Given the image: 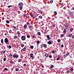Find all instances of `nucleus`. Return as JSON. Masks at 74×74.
I'll return each instance as SVG.
<instances>
[{
    "instance_id": "1",
    "label": "nucleus",
    "mask_w": 74,
    "mask_h": 74,
    "mask_svg": "<svg viewBox=\"0 0 74 74\" xmlns=\"http://www.w3.org/2000/svg\"><path fill=\"white\" fill-rule=\"evenodd\" d=\"M18 5L20 9L21 10H22V9L23 8V3H19Z\"/></svg>"
},
{
    "instance_id": "2",
    "label": "nucleus",
    "mask_w": 74,
    "mask_h": 74,
    "mask_svg": "<svg viewBox=\"0 0 74 74\" xmlns=\"http://www.w3.org/2000/svg\"><path fill=\"white\" fill-rule=\"evenodd\" d=\"M12 56L13 58H19V55L16 54H14Z\"/></svg>"
},
{
    "instance_id": "3",
    "label": "nucleus",
    "mask_w": 74,
    "mask_h": 74,
    "mask_svg": "<svg viewBox=\"0 0 74 74\" xmlns=\"http://www.w3.org/2000/svg\"><path fill=\"white\" fill-rule=\"evenodd\" d=\"M30 58H32V59H34V54L33 53H30L29 54Z\"/></svg>"
},
{
    "instance_id": "4",
    "label": "nucleus",
    "mask_w": 74,
    "mask_h": 74,
    "mask_svg": "<svg viewBox=\"0 0 74 74\" xmlns=\"http://www.w3.org/2000/svg\"><path fill=\"white\" fill-rule=\"evenodd\" d=\"M21 38L22 40L24 41V40H25L26 39V37L24 36H21Z\"/></svg>"
},
{
    "instance_id": "5",
    "label": "nucleus",
    "mask_w": 74,
    "mask_h": 74,
    "mask_svg": "<svg viewBox=\"0 0 74 74\" xmlns=\"http://www.w3.org/2000/svg\"><path fill=\"white\" fill-rule=\"evenodd\" d=\"M4 42H5V43H7V42H8V39L7 38H5V39Z\"/></svg>"
},
{
    "instance_id": "6",
    "label": "nucleus",
    "mask_w": 74,
    "mask_h": 74,
    "mask_svg": "<svg viewBox=\"0 0 74 74\" xmlns=\"http://www.w3.org/2000/svg\"><path fill=\"white\" fill-rule=\"evenodd\" d=\"M46 37L47 38V40H51V37L49 36V35H47Z\"/></svg>"
},
{
    "instance_id": "7",
    "label": "nucleus",
    "mask_w": 74,
    "mask_h": 74,
    "mask_svg": "<svg viewBox=\"0 0 74 74\" xmlns=\"http://www.w3.org/2000/svg\"><path fill=\"white\" fill-rule=\"evenodd\" d=\"M37 12L38 13H41L42 12V11L41 10L39 9L38 10Z\"/></svg>"
},
{
    "instance_id": "8",
    "label": "nucleus",
    "mask_w": 74,
    "mask_h": 74,
    "mask_svg": "<svg viewBox=\"0 0 74 74\" xmlns=\"http://www.w3.org/2000/svg\"><path fill=\"white\" fill-rule=\"evenodd\" d=\"M73 13H74V12H69V14L70 16H73Z\"/></svg>"
},
{
    "instance_id": "9",
    "label": "nucleus",
    "mask_w": 74,
    "mask_h": 74,
    "mask_svg": "<svg viewBox=\"0 0 74 74\" xmlns=\"http://www.w3.org/2000/svg\"><path fill=\"white\" fill-rule=\"evenodd\" d=\"M45 57H46L47 58H48V56H49V54H48V53H46L45 55Z\"/></svg>"
},
{
    "instance_id": "10",
    "label": "nucleus",
    "mask_w": 74,
    "mask_h": 74,
    "mask_svg": "<svg viewBox=\"0 0 74 74\" xmlns=\"http://www.w3.org/2000/svg\"><path fill=\"white\" fill-rule=\"evenodd\" d=\"M33 27V26H32V25H30L29 26H28V28H29V29L30 30H32V29H31V28H32V27Z\"/></svg>"
},
{
    "instance_id": "11",
    "label": "nucleus",
    "mask_w": 74,
    "mask_h": 74,
    "mask_svg": "<svg viewBox=\"0 0 74 74\" xmlns=\"http://www.w3.org/2000/svg\"><path fill=\"white\" fill-rule=\"evenodd\" d=\"M68 25L66 24H65L64 25V26H65V27H65L66 29H67V28H68V26H67Z\"/></svg>"
},
{
    "instance_id": "12",
    "label": "nucleus",
    "mask_w": 74,
    "mask_h": 74,
    "mask_svg": "<svg viewBox=\"0 0 74 74\" xmlns=\"http://www.w3.org/2000/svg\"><path fill=\"white\" fill-rule=\"evenodd\" d=\"M48 44H49V45H51L52 44V42L51 41H48Z\"/></svg>"
},
{
    "instance_id": "13",
    "label": "nucleus",
    "mask_w": 74,
    "mask_h": 74,
    "mask_svg": "<svg viewBox=\"0 0 74 74\" xmlns=\"http://www.w3.org/2000/svg\"><path fill=\"white\" fill-rule=\"evenodd\" d=\"M18 38V36H14V39H16Z\"/></svg>"
},
{
    "instance_id": "14",
    "label": "nucleus",
    "mask_w": 74,
    "mask_h": 74,
    "mask_svg": "<svg viewBox=\"0 0 74 74\" xmlns=\"http://www.w3.org/2000/svg\"><path fill=\"white\" fill-rule=\"evenodd\" d=\"M1 52L2 54H3V53H5V51H1Z\"/></svg>"
},
{
    "instance_id": "15",
    "label": "nucleus",
    "mask_w": 74,
    "mask_h": 74,
    "mask_svg": "<svg viewBox=\"0 0 74 74\" xmlns=\"http://www.w3.org/2000/svg\"><path fill=\"white\" fill-rule=\"evenodd\" d=\"M70 31L71 32H73V28H71L70 29Z\"/></svg>"
},
{
    "instance_id": "16",
    "label": "nucleus",
    "mask_w": 74,
    "mask_h": 74,
    "mask_svg": "<svg viewBox=\"0 0 74 74\" xmlns=\"http://www.w3.org/2000/svg\"><path fill=\"white\" fill-rule=\"evenodd\" d=\"M54 67V65H51L50 66V68L51 69H53V67Z\"/></svg>"
},
{
    "instance_id": "17",
    "label": "nucleus",
    "mask_w": 74,
    "mask_h": 74,
    "mask_svg": "<svg viewBox=\"0 0 74 74\" xmlns=\"http://www.w3.org/2000/svg\"><path fill=\"white\" fill-rule=\"evenodd\" d=\"M63 32L64 34H66V29H65L64 30Z\"/></svg>"
},
{
    "instance_id": "18",
    "label": "nucleus",
    "mask_w": 74,
    "mask_h": 74,
    "mask_svg": "<svg viewBox=\"0 0 74 74\" xmlns=\"http://www.w3.org/2000/svg\"><path fill=\"white\" fill-rule=\"evenodd\" d=\"M16 33L18 35H19L21 34V33H20V32L19 31H18Z\"/></svg>"
},
{
    "instance_id": "19",
    "label": "nucleus",
    "mask_w": 74,
    "mask_h": 74,
    "mask_svg": "<svg viewBox=\"0 0 74 74\" xmlns=\"http://www.w3.org/2000/svg\"><path fill=\"white\" fill-rule=\"evenodd\" d=\"M26 48L25 47H24L23 49V51H26Z\"/></svg>"
},
{
    "instance_id": "20",
    "label": "nucleus",
    "mask_w": 74,
    "mask_h": 74,
    "mask_svg": "<svg viewBox=\"0 0 74 74\" xmlns=\"http://www.w3.org/2000/svg\"><path fill=\"white\" fill-rule=\"evenodd\" d=\"M24 28H26L27 27V25L26 24H25L24 26H23Z\"/></svg>"
},
{
    "instance_id": "21",
    "label": "nucleus",
    "mask_w": 74,
    "mask_h": 74,
    "mask_svg": "<svg viewBox=\"0 0 74 74\" xmlns=\"http://www.w3.org/2000/svg\"><path fill=\"white\" fill-rule=\"evenodd\" d=\"M30 15L31 16V17H33V16H34V15H33V14H32V13H31L30 14Z\"/></svg>"
},
{
    "instance_id": "22",
    "label": "nucleus",
    "mask_w": 74,
    "mask_h": 74,
    "mask_svg": "<svg viewBox=\"0 0 74 74\" xmlns=\"http://www.w3.org/2000/svg\"><path fill=\"white\" fill-rule=\"evenodd\" d=\"M15 70L16 71H19V68H16Z\"/></svg>"
},
{
    "instance_id": "23",
    "label": "nucleus",
    "mask_w": 74,
    "mask_h": 74,
    "mask_svg": "<svg viewBox=\"0 0 74 74\" xmlns=\"http://www.w3.org/2000/svg\"><path fill=\"white\" fill-rule=\"evenodd\" d=\"M21 47L23 48V47H24L25 46V45L23 44H21Z\"/></svg>"
},
{
    "instance_id": "24",
    "label": "nucleus",
    "mask_w": 74,
    "mask_h": 74,
    "mask_svg": "<svg viewBox=\"0 0 74 74\" xmlns=\"http://www.w3.org/2000/svg\"><path fill=\"white\" fill-rule=\"evenodd\" d=\"M26 24L27 25H30V23L29 22H27Z\"/></svg>"
},
{
    "instance_id": "25",
    "label": "nucleus",
    "mask_w": 74,
    "mask_h": 74,
    "mask_svg": "<svg viewBox=\"0 0 74 74\" xmlns=\"http://www.w3.org/2000/svg\"><path fill=\"white\" fill-rule=\"evenodd\" d=\"M37 34L39 36H41V33L40 32H38Z\"/></svg>"
},
{
    "instance_id": "26",
    "label": "nucleus",
    "mask_w": 74,
    "mask_h": 74,
    "mask_svg": "<svg viewBox=\"0 0 74 74\" xmlns=\"http://www.w3.org/2000/svg\"><path fill=\"white\" fill-rule=\"evenodd\" d=\"M47 45L46 44L44 45L43 47L44 48H47Z\"/></svg>"
},
{
    "instance_id": "27",
    "label": "nucleus",
    "mask_w": 74,
    "mask_h": 74,
    "mask_svg": "<svg viewBox=\"0 0 74 74\" xmlns=\"http://www.w3.org/2000/svg\"><path fill=\"white\" fill-rule=\"evenodd\" d=\"M60 41H61V40H60V39H58L57 40V42H60Z\"/></svg>"
},
{
    "instance_id": "28",
    "label": "nucleus",
    "mask_w": 74,
    "mask_h": 74,
    "mask_svg": "<svg viewBox=\"0 0 74 74\" xmlns=\"http://www.w3.org/2000/svg\"><path fill=\"white\" fill-rule=\"evenodd\" d=\"M64 34H62L60 36L61 37H64Z\"/></svg>"
},
{
    "instance_id": "29",
    "label": "nucleus",
    "mask_w": 74,
    "mask_h": 74,
    "mask_svg": "<svg viewBox=\"0 0 74 74\" xmlns=\"http://www.w3.org/2000/svg\"><path fill=\"white\" fill-rule=\"evenodd\" d=\"M42 17L41 16H39V19H42Z\"/></svg>"
},
{
    "instance_id": "30",
    "label": "nucleus",
    "mask_w": 74,
    "mask_h": 74,
    "mask_svg": "<svg viewBox=\"0 0 74 74\" xmlns=\"http://www.w3.org/2000/svg\"><path fill=\"white\" fill-rule=\"evenodd\" d=\"M51 53H55V50H53V51H52V52H51Z\"/></svg>"
},
{
    "instance_id": "31",
    "label": "nucleus",
    "mask_w": 74,
    "mask_h": 74,
    "mask_svg": "<svg viewBox=\"0 0 74 74\" xmlns=\"http://www.w3.org/2000/svg\"><path fill=\"white\" fill-rule=\"evenodd\" d=\"M23 15L24 17H26V15H27V14H23Z\"/></svg>"
},
{
    "instance_id": "32",
    "label": "nucleus",
    "mask_w": 74,
    "mask_h": 74,
    "mask_svg": "<svg viewBox=\"0 0 74 74\" xmlns=\"http://www.w3.org/2000/svg\"><path fill=\"white\" fill-rule=\"evenodd\" d=\"M34 48V46H33L31 45V47H30L31 49H33Z\"/></svg>"
},
{
    "instance_id": "33",
    "label": "nucleus",
    "mask_w": 74,
    "mask_h": 74,
    "mask_svg": "<svg viewBox=\"0 0 74 74\" xmlns=\"http://www.w3.org/2000/svg\"><path fill=\"white\" fill-rule=\"evenodd\" d=\"M74 70V69L73 68H71V71H73Z\"/></svg>"
},
{
    "instance_id": "34",
    "label": "nucleus",
    "mask_w": 74,
    "mask_h": 74,
    "mask_svg": "<svg viewBox=\"0 0 74 74\" xmlns=\"http://www.w3.org/2000/svg\"><path fill=\"white\" fill-rule=\"evenodd\" d=\"M1 43H3V42H4V41H3V39H1Z\"/></svg>"
},
{
    "instance_id": "35",
    "label": "nucleus",
    "mask_w": 74,
    "mask_h": 74,
    "mask_svg": "<svg viewBox=\"0 0 74 74\" xmlns=\"http://www.w3.org/2000/svg\"><path fill=\"white\" fill-rule=\"evenodd\" d=\"M54 15H57V12H54Z\"/></svg>"
},
{
    "instance_id": "36",
    "label": "nucleus",
    "mask_w": 74,
    "mask_h": 74,
    "mask_svg": "<svg viewBox=\"0 0 74 74\" xmlns=\"http://www.w3.org/2000/svg\"><path fill=\"white\" fill-rule=\"evenodd\" d=\"M40 41L38 40L37 42V44H39L40 43Z\"/></svg>"
},
{
    "instance_id": "37",
    "label": "nucleus",
    "mask_w": 74,
    "mask_h": 74,
    "mask_svg": "<svg viewBox=\"0 0 74 74\" xmlns=\"http://www.w3.org/2000/svg\"><path fill=\"white\" fill-rule=\"evenodd\" d=\"M8 48H9V49H11V46L10 45H9Z\"/></svg>"
},
{
    "instance_id": "38",
    "label": "nucleus",
    "mask_w": 74,
    "mask_h": 74,
    "mask_svg": "<svg viewBox=\"0 0 74 74\" xmlns=\"http://www.w3.org/2000/svg\"><path fill=\"white\" fill-rule=\"evenodd\" d=\"M57 45L58 47H60V43H58Z\"/></svg>"
},
{
    "instance_id": "39",
    "label": "nucleus",
    "mask_w": 74,
    "mask_h": 74,
    "mask_svg": "<svg viewBox=\"0 0 74 74\" xmlns=\"http://www.w3.org/2000/svg\"><path fill=\"white\" fill-rule=\"evenodd\" d=\"M72 36V34H69V37H71Z\"/></svg>"
},
{
    "instance_id": "40",
    "label": "nucleus",
    "mask_w": 74,
    "mask_h": 74,
    "mask_svg": "<svg viewBox=\"0 0 74 74\" xmlns=\"http://www.w3.org/2000/svg\"><path fill=\"white\" fill-rule=\"evenodd\" d=\"M53 2V0H51V1H50V3H52V2Z\"/></svg>"
},
{
    "instance_id": "41",
    "label": "nucleus",
    "mask_w": 74,
    "mask_h": 74,
    "mask_svg": "<svg viewBox=\"0 0 74 74\" xmlns=\"http://www.w3.org/2000/svg\"><path fill=\"white\" fill-rule=\"evenodd\" d=\"M8 56L9 57H10V56H12V54H10L9 55H8Z\"/></svg>"
},
{
    "instance_id": "42",
    "label": "nucleus",
    "mask_w": 74,
    "mask_h": 74,
    "mask_svg": "<svg viewBox=\"0 0 74 74\" xmlns=\"http://www.w3.org/2000/svg\"><path fill=\"white\" fill-rule=\"evenodd\" d=\"M9 33H12V30H11L10 29L9 31Z\"/></svg>"
},
{
    "instance_id": "43",
    "label": "nucleus",
    "mask_w": 74,
    "mask_h": 74,
    "mask_svg": "<svg viewBox=\"0 0 74 74\" xmlns=\"http://www.w3.org/2000/svg\"><path fill=\"white\" fill-rule=\"evenodd\" d=\"M6 23H10V21H9L7 20L6 21Z\"/></svg>"
},
{
    "instance_id": "44",
    "label": "nucleus",
    "mask_w": 74,
    "mask_h": 74,
    "mask_svg": "<svg viewBox=\"0 0 74 74\" xmlns=\"http://www.w3.org/2000/svg\"><path fill=\"white\" fill-rule=\"evenodd\" d=\"M63 57L65 58H66V57H67V56H66V55H64L63 56Z\"/></svg>"
},
{
    "instance_id": "45",
    "label": "nucleus",
    "mask_w": 74,
    "mask_h": 74,
    "mask_svg": "<svg viewBox=\"0 0 74 74\" xmlns=\"http://www.w3.org/2000/svg\"><path fill=\"white\" fill-rule=\"evenodd\" d=\"M8 8H10V7H12V5H9L8 6Z\"/></svg>"
},
{
    "instance_id": "46",
    "label": "nucleus",
    "mask_w": 74,
    "mask_h": 74,
    "mask_svg": "<svg viewBox=\"0 0 74 74\" xmlns=\"http://www.w3.org/2000/svg\"><path fill=\"white\" fill-rule=\"evenodd\" d=\"M70 55V53H67L66 54V56H69Z\"/></svg>"
},
{
    "instance_id": "47",
    "label": "nucleus",
    "mask_w": 74,
    "mask_h": 74,
    "mask_svg": "<svg viewBox=\"0 0 74 74\" xmlns=\"http://www.w3.org/2000/svg\"><path fill=\"white\" fill-rule=\"evenodd\" d=\"M6 60V58H3V61L4 62H5V61Z\"/></svg>"
},
{
    "instance_id": "48",
    "label": "nucleus",
    "mask_w": 74,
    "mask_h": 74,
    "mask_svg": "<svg viewBox=\"0 0 74 74\" xmlns=\"http://www.w3.org/2000/svg\"><path fill=\"white\" fill-rule=\"evenodd\" d=\"M10 63H14V62H13V61H10Z\"/></svg>"
},
{
    "instance_id": "49",
    "label": "nucleus",
    "mask_w": 74,
    "mask_h": 74,
    "mask_svg": "<svg viewBox=\"0 0 74 74\" xmlns=\"http://www.w3.org/2000/svg\"><path fill=\"white\" fill-rule=\"evenodd\" d=\"M66 73H70V71H67L66 72Z\"/></svg>"
},
{
    "instance_id": "50",
    "label": "nucleus",
    "mask_w": 74,
    "mask_h": 74,
    "mask_svg": "<svg viewBox=\"0 0 74 74\" xmlns=\"http://www.w3.org/2000/svg\"><path fill=\"white\" fill-rule=\"evenodd\" d=\"M44 44H41V47H44Z\"/></svg>"
},
{
    "instance_id": "51",
    "label": "nucleus",
    "mask_w": 74,
    "mask_h": 74,
    "mask_svg": "<svg viewBox=\"0 0 74 74\" xmlns=\"http://www.w3.org/2000/svg\"><path fill=\"white\" fill-rule=\"evenodd\" d=\"M19 60H18V62H21V60L20 59H19Z\"/></svg>"
},
{
    "instance_id": "52",
    "label": "nucleus",
    "mask_w": 74,
    "mask_h": 74,
    "mask_svg": "<svg viewBox=\"0 0 74 74\" xmlns=\"http://www.w3.org/2000/svg\"><path fill=\"white\" fill-rule=\"evenodd\" d=\"M27 38H30V36L29 35H28L27 36Z\"/></svg>"
},
{
    "instance_id": "53",
    "label": "nucleus",
    "mask_w": 74,
    "mask_h": 74,
    "mask_svg": "<svg viewBox=\"0 0 74 74\" xmlns=\"http://www.w3.org/2000/svg\"><path fill=\"white\" fill-rule=\"evenodd\" d=\"M59 59H60V58H57L56 59L57 60H59Z\"/></svg>"
},
{
    "instance_id": "54",
    "label": "nucleus",
    "mask_w": 74,
    "mask_h": 74,
    "mask_svg": "<svg viewBox=\"0 0 74 74\" xmlns=\"http://www.w3.org/2000/svg\"><path fill=\"white\" fill-rule=\"evenodd\" d=\"M49 58H52V56L50 55L49 56Z\"/></svg>"
},
{
    "instance_id": "55",
    "label": "nucleus",
    "mask_w": 74,
    "mask_h": 74,
    "mask_svg": "<svg viewBox=\"0 0 74 74\" xmlns=\"http://www.w3.org/2000/svg\"><path fill=\"white\" fill-rule=\"evenodd\" d=\"M26 66V64H24V65H23V66Z\"/></svg>"
},
{
    "instance_id": "56",
    "label": "nucleus",
    "mask_w": 74,
    "mask_h": 74,
    "mask_svg": "<svg viewBox=\"0 0 74 74\" xmlns=\"http://www.w3.org/2000/svg\"><path fill=\"white\" fill-rule=\"evenodd\" d=\"M64 47V45H61V47L62 48H63Z\"/></svg>"
},
{
    "instance_id": "57",
    "label": "nucleus",
    "mask_w": 74,
    "mask_h": 74,
    "mask_svg": "<svg viewBox=\"0 0 74 74\" xmlns=\"http://www.w3.org/2000/svg\"><path fill=\"white\" fill-rule=\"evenodd\" d=\"M35 37H36L34 36V35L33 36H32V38H35Z\"/></svg>"
},
{
    "instance_id": "58",
    "label": "nucleus",
    "mask_w": 74,
    "mask_h": 74,
    "mask_svg": "<svg viewBox=\"0 0 74 74\" xmlns=\"http://www.w3.org/2000/svg\"><path fill=\"white\" fill-rule=\"evenodd\" d=\"M4 70H8V69L7 68H4Z\"/></svg>"
},
{
    "instance_id": "59",
    "label": "nucleus",
    "mask_w": 74,
    "mask_h": 74,
    "mask_svg": "<svg viewBox=\"0 0 74 74\" xmlns=\"http://www.w3.org/2000/svg\"><path fill=\"white\" fill-rule=\"evenodd\" d=\"M72 38H74V35L73 36H72Z\"/></svg>"
},
{
    "instance_id": "60",
    "label": "nucleus",
    "mask_w": 74,
    "mask_h": 74,
    "mask_svg": "<svg viewBox=\"0 0 74 74\" xmlns=\"http://www.w3.org/2000/svg\"><path fill=\"white\" fill-rule=\"evenodd\" d=\"M55 25H53V27H55Z\"/></svg>"
},
{
    "instance_id": "61",
    "label": "nucleus",
    "mask_w": 74,
    "mask_h": 74,
    "mask_svg": "<svg viewBox=\"0 0 74 74\" xmlns=\"http://www.w3.org/2000/svg\"><path fill=\"white\" fill-rule=\"evenodd\" d=\"M5 36H7V34L5 33Z\"/></svg>"
},
{
    "instance_id": "62",
    "label": "nucleus",
    "mask_w": 74,
    "mask_h": 74,
    "mask_svg": "<svg viewBox=\"0 0 74 74\" xmlns=\"http://www.w3.org/2000/svg\"><path fill=\"white\" fill-rule=\"evenodd\" d=\"M13 27L14 28V29H16V27L14 26Z\"/></svg>"
},
{
    "instance_id": "63",
    "label": "nucleus",
    "mask_w": 74,
    "mask_h": 74,
    "mask_svg": "<svg viewBox=\"0 0 74 74\" xmlns=\"http://www.w3.org/2000/svg\"><path fill=\"white\" fill-rule=\"evenodd\" d=\"M10 70H12V71H13V70H14V69H12V68H11V69Z\"/></svg>"
},
{
    "instance_id": "64",
    "label": "nucleus",
    "mask_w": 74,
    "mask_h": 74,
    "mask_svg": "<svg viewBox=\"0 0 74 74\" xmlns=\"http://www.w3.org/2000/svg\"><path fill=\"white\" fill-rule=\"evenodd\" d=\"M72 10H74V7H73V8Z\"/></svg>"
}]
</instances>
